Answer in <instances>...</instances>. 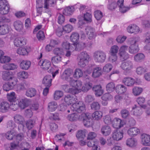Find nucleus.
Instances as JSON below:
<instances>
[{
	"label": "nucleus",
	"instance_id": "ea45409f",
	"mask_svg": "<svg viewBox=\"0 0 150 150\" xmlns=\"http://www.w3.org/2000/svg\"><path fill=\"white\" fill-rule=\"evenodd\" d=\"M28 73L24 71H20L17 73L18 78L20 79L23 80L28 78Z\"/></svg>",
	"mask_w": 150,
	"mask_h": 150
},
{
	"label": "nucleus",
	"instance_id": "473e14b6",
	"mask_svg": "<svg viewBox=\"0 0 150 150\" xmlns=\"http://www.w3.org/2000/svg\"><path fill=\"white\" fill-rule=\"evenodd\" d=\"M36 92V91L34 88H30L27 90L25 95L28 97L31 98L35 96Z\"/></svg>",
	"mask_w": 150,
	"mask_h": 150
},
{
	"label": "nucleus",
	"instance_id": "bb28decb",
	"mask_svg": "<svg viewBox=\"0 0 150 150\" xmlns=\"http://www.w3.org/2000/svg\"><path fill=\"white\" fill-rule=\"evenodd\" d=\"M31 65L30 61L27 60H23L20 64V67L22 69L27 70L29 68Z\"/></svg>",
	"mask_w": 150,
	"mask_h": 150
},
{
	"label": "nucleus",
	"instance_id": "9b49d317",
	"mask_svg": "<svg viewBox=\"0 0 150 150\" xmlns=\"http://www.w3.org/2000/svg\"><path fill=\"white\" fill-rule=\"evenodd\" d=\"M141 144L145 146H150V136L146 134H143L141 136Z\"/></svg>",
	"mask_w": 150,
	"mask_h": 150
},
{
	"label": "nucleus",
	"instance_id": "4468645a",
	"mask_svg": "<svg viewBox=\"0 0 150 150\" xmlns=\"http://www.w3.org/2000/svg\"><path fill=\"white\" fill-rule=\"evenodd\" d=\"M127 32L130 33H134L137 34L140 31L139 27L134 24L129 25L127 28Z\"/></svg>",
	"mask_w": 150,
	"mask_h": 150
},
{
	"label": "nucleus",
	"instance_id": "e2e57ef3",
	"mask_svg": "<svg viewBox=\"0 0 150 150\" xmlns=\"http://www.w3.org/2000/svg\"><path fill=\"white\" fill-rule=\"evenodd\" d=\"M64 50L63 49L60 48H56L53 50L54 54L56 55H62L63 54Z\"/></svg>",
	"mask_w": 150,
	"mask_h": 150
},
{
	"label": "nucleus",
	"instance_id": "c85d7f7f",
	"mask_svg": "<svg viewBox=\"0 0 150 150\" xmlns=\"http://www.w3.org/2000/svg\"><path fill=\"white\" fill-rule=\"evenodd\" d=\"M92 89L95 91V94L97 96H99L103 93V90L102 89L101 86L100 85L94 86Z\"/></svg>",
	"mask_w": 150,
	"mask_h": 150
},
{
	"label": "nucleus",
	"instance_id": "69168bd1",
	"mask_svg": "<svg viewBox=\"0 0 150 150\" xmlns=\"http://www.w3.org/2000/svg\"><path fill=\"white\" fill-rule=\"evenodd\" d=\"M73 28V27L70 24H67L64 27L63 29L65 33H69L72 31Z\"/></svg>",
	"mask_w": 150,
	"mask_h": 150
},
{
	"label": "nucleus",
	"instance_id": "c9c22d12",
	"mask_svg": "<svg viewBox=\"0 0 150 150\" xmlns=\"http://www.w3.org/2000/svg\"><path fill=\"white\" fill-rule=\"evenodd\" d=\"M57 107V105L56 102L52 101L50 102L48 104V110L50 112L55 111Z\"/></svg>",
	"mask_w": 150,
	"mask_h": 150
},
{
	"label": "nucleus",
	"instance_id": "4be33fe9",
	"mask_svg": "<svg viewBox=\"0 0 150 150\" xmlns=\"http://www.w3.org/2000/svg\"><path fill=\"white\" fill-rule=\"evenodd\" d=\"M101 132L105 136L109 135L111 132V129L110 126L108 125H103L101 129Z\"/></svg>",
	"mask_w": 150,
	"mask_h": 150
},
{
	"label": "nucleus",
	"instance_id": "864d4df0",
	"mask_svg": "<svg viewBox=\"0 0 150 150\" xmlns=\"http://www.w3.org/2000/svg\"><path fill=\"white\" fill-rule=\"evenodd\" d=\"M63 95V92L60 91H55L54 96V98L55 100H57L59 99Z\"/></svg>",
	"mask_w": 150,
	"mask_h": 150
},
{
	"label": "nucleus",
	"instance_id": "c756f323",
	"mask_svg": "<svg viewBox=\"0 0 150 150\" xmlns=\"http://www.w3.org/2000/svg\"><path fill=\"white\" fill-rule=\"evenodd\" d=\"M112 137L117 141L120 140L123 137V133L122 132H114L112 134Z\"/></svg>",
	"mask_w": 150,
	"mask_h": 150
},
{
	"label": "nucleus",
	"instance_id": "4c0bfd02",
	"mask_svg": "<svg viewBox=\"0 0 150 150\" xmlns=\"http://www.w3.org/2000/svg\"><path fill=\"white\" fill-rule=\"evenodd\" d=\"M71 45L75 47V50L76 51H79L86 47V44L85 42H81L76 44V46L74 44H72Z\"/></svg>",
	"mask_w": 150,
	"mask_h": 150
},
{
	"label": "nucleus",
	"instance_id": "6e6552de",
	"mask_svg": "<svg viewBox=\"0 0 150 150\" xmlns=\"http://www.w3.org/2000/svg\"><path fill=\"white\" fill-rule=\"evenodd\" d=\"M120 67L125 71L128 72L130 71L133 68V65L132 62L128 60L121 63Z\"/></svg>",
	"mask_w": 150,
	"mask_h": 150
},
{
	"label": "nucleus",
	"instance_id": "72a5a7b5",
	"mask_svg": "<svg viewBox=\"0 0 150 150\" xmlns=\"http://www.w3.org/2000/svg\"><path fill=\"white\" fill-rule=\"evenodd\" d=\"M103 112L100 111L94 112L92 114V116L94 120H100L102 117Z\"/></svg>",
	"mask_w": 150,
	"mask_h": 150
},
{
	"label": "nucleus",
	"instance_id": "aec40b11",
	"mask_svg": "<svg viewBox=\"0 0 150 150\" xmlns=\"http://www.w3.org/2000/svg\"><path fill=\"white\" fill-rule=\"evenodd\" d=\"M30 102L29 99L26 98L22 99L18 103L19 107L22 109H24L28 105Z\"/></svg>",
	"mask_w": 150,
	"mask_h": 150
},
{
	"label": "nucleus",
	"instance_id": "de8ad7c7",
	"mask_svg": "<svg viewBox=\"0 0 150 150\" xmlns=\"http://www.w3.org/2000/svg\"><path fill=\"white\" fill-rule=\"evenodd\" d=\"M35 123V121L34 120H29L26 122V125L27 128L29 130L32 129Z\"/></svg>",
	"mask_w": 150,
	"mask_h": 150
},
{
	"label": "nucleus",
	"instance_id": "58836bf2",
	"mask_svg": "<svg viewBox=\"0 0 150 150\" xmlns=\"http://www.w3.org/2000/svg\"><path fill=\"white\" fill-rule=\"evenodd\" d=\"M92 85V84L90 82L85 83L82 86L81 89V91L84 92L87 91L91 88Z\"/></svg>",
	"mask_w": 150,
	"mask_h": 150
},
{
	"label": "nucleus",
	"instance_id": "2eb2a0df",
	"mask_svg": "<svg viewBox=\"0 0 150 150\" xmlns=\"http://www.w3.org/2000/svg\"><path fill=\"white\" fill-rule=\"evenodd\" d=\"M14 121L17 123L21 124L18 126V129H20L19 127L22 126L23 128L24 127V125L22 124L24 121L23 117L20 114L16 115L14 116Z\"/></svg>",
	"mask_w": 150,
	"mask_h": 150
},
{
	"label": "nucleus",
	"instance_id": "a18cd8bd",
	"mask_svg": "<svg viewBox=\"0 0 150 150\" xmlns=\"http://www.w3.org/2000/svg\"><path fill=\"white\" fill-rule=\"evenodd\" d=\"M79 38V34L76 33H73L70 36V39L74 44H75L78 41Z\"/></svg>",
	"mask_w": 150,
	"mask_h": 150
},
{
	"label": "nucleus",
	"instance_id": "680f3d73",
	"mask_svg": "<svg viewBox=\"0 0 150 150\" xmlns=\"http://www.w3.org/2000/svg\"><path fill=\"white\" fill-rule=\"evenodd\" d=\"M11 102H12V103L10 104V108L13 111H15L18 109L19 107L18 104L16 101Z\"/></svg>",
	"mask_w": 150,
	"mask_h": 150
},
{
	"label": "nucleus",
	"instance_id": "e433bc0d",
	"mask_svg": "<svg viewBox=\"0 0 150 150\" xmlns=\"http://www.w3.org/2000/svg\"><path fill=\"white\" fill-rule=\"evenodd\" d=\"M14 26L16 30L18 31H20L23 28V25L22 23L19 21H16L13 23Z\"/></svg>",
	"mask_w": 150,
	"mask_h": 150
},
{
	"label": "nucleus",
	"instance_id": "3c124183",
	"mask_svg": "<svg viewBox=\"0 0 150 150\" xmlns=\"http://www.w3.org/2000/svg\"><path fill=\"white\" fill-rule=\"evenodd\" d=\"M103 120L105 123L107 125L112 123V121L111 116L109 115H107L104 116Z\"/></svg>",
	"mask_w": 150,
	"mask_h": 150
},
{
	"label": "nucleus",
	"instance_id": "393cba45",
	"mask_svg": "<svg viewBox=\"0 0 150 150\" xmlns=\"http://www.w3.org/2000/svg\"><path fill=\"white\" fill-rule=\"evenodd\" d=\"M132 111L133 114L135 116H140L143 112L142 108L137 106L136 105H134L132 108Z\"/></svg>",
	"mask_w": 150,
	"mask_h": 150
},
{
	"label": "nucleus",
	"instance_id": "423d86ee",
	"mask_svg": "<svg viewBox=\"0 0 150 150\" xmlns=\"http://www.w3.org/2000/svg\"><path fill=\"white\" fill-rule=\"evenodd\" d=\"M10 6L6 0H0V13L1 15L7 14L9 11Z\"/></svg>",
	"mask_w": 150,
	"mask_h": 150
},
{
	"label": "nucleus",
	"instance_id": "7ed1b4c3",
	"mask_svg": "<svg viewBox=\"0 0 150 150\" xmlns=\"http://www.w3.org/2000/svg\"><path fill=\"white\" fill-rule=\"evenodd\" d=\"M89 59V56L86 52H81L78 55V66L81 67H84L88 63Z\"/></svg>",
	"mask_w": 150,
	"mask_h": 150
},
{
	"label": "nucleus",
	"instance_id": "6ab92c4d",
	"mask_svg": "<svg viewBox=\"0 0 150 150\" xmlns=\"http://www.w3.org/2000/svg\"><path fill=\"white\" fill-rule=\"evenodd\" d=\"M67 119L71 121H76L78 120H81V115H80L76 113L68 115L67 117Z\"/></svg>",
	"mask_w": 150,
	"mask_h": 150
},
{
	"label": "nucleus",
	"instance_id": "cd10ccee",
	"mask_svg": "<svg viewBox=\"0 0 150 150\" xmlns=\"http://www.w3.org/2000/svg\"><path fill=\"white\" fill-rule=\"evenodd\" d=\"M127 133L129 135L131 136H135L140 133V130L136 127H133L128 129Z\"/></svg>",
	"mask_w": 150,
	"mask_h": 150
},
{
	"label": "nucleus",
	"instance_id": "7c9ffc66",
	"mask_svg": "<svg viewBox=\"0 0 150 150\" xmlns=\"http://www.w3.org/2000/svg\"><path fill=\"white\" fill-rule=\"evenodd\" d=\"M102 72L101 68L99 67H95L93 68L92 76L95 78L98 77L101 75Z\"/></svg>",
	"mask_w": 150,
	"mask_h": 150
},
{
	"label": "nucleus",
	"instance_id": "5701e85b",
	"mask_svg": "<svg viewBox=\"0 0 150 150\" xmlns=\"http://www.w3.org/2000/svg\"><path fill=\"white\" fill-rule=\"evenodd\" d=\"M115 90L119 94H122L125 93L127 90V87L124 85L119 84L117 85L115 88Z\"/></svg>",
	"mask_w": 150,
	"mask_h": 150
},
{
	"label": "nucleus",
	"instance_id": "774afa93",
	"mask_svg": "<svg viewBox=\"0 0 150 150\" xmlns=\"http://www.w3.org/2000/svg\"><path fill=\"white\" fill-rule=\"evenodd\" d=\"M120 113L122 117L124 118H127L129 114V111L126 109L121 110Z\"/></svg>",
	"mask_w": 150,
	"mask_h": 150
},
{
	"label": "nucleus",
	"instance_id": "f704fd0d",
	"mask_svg": "<svg viewBox=\"0 0 150 150\" xmlns=\"http://www.w3.org/2000/svg\"><path fill=\"white\" fill-rule=\"evenodd\" d=\"M8 32V26L7 24L0 25V35H4Z\"/></svg>",
	"mask_w": 150,
	"mask_h": 150
},
{
	"label": "nucleus",
	"instance_id": "f3484780",
	"mask_svg": "<svg viewBox=\"0 0 150 150\" xmlns=\"http://www.w3.org/2000/svg\"><path fill=\"white\" fill-rule=\"evenodd\" d=\"M17 81H9L3 85V90L6 91H8L13 88V86L17 83Z\"/></svg>",
	"mask_w": 150,
	"mask_h": 150
},
{
	"label": "nucleus",
	"instance_id": "79ce46f5",
	"mask_svg": "<svg viewBox=\"0 0 150 150\" xmlns=\"http://www.w3.org/2000/svg\"><path fill=\"white\" fill-rule=\"evenodd\" d=\"M7 97L8 100L10 102L16 101V96L15 93L14 92L7 93Z\"/></svg>",
	"mask_w": 150,
	"mask_h": 150
},
{
	"label": "nucleus",
	"instance_id": "ddd939ff",
	"mask_svg": "<svg viewBox=\"0 0 150 150\" xmlns=\"http://www.w3.org/2000/svg\"><path fill=\"white\" fill-rule=\"evenodd\" d=\"M39 65L44 70H47L51 66V62L47 59H42L39 62Z\"/></svg>",
	"mask_w": 150,
	"mask_h": 150
},
{
	"label": "nucleus",
	"instance_id": "bf43d9fd",
	"mask_svg": "<svg viewBox=\"0 0 150 150\" xmlns=\"http://www.w3.org/2000/svg\"><path fill=\"white\" fill-rule=\"evenodd\" d=\"M73 11L71 8L68 7L64 9L63 11V14L66 16H69L71 15Z\"/></svg>",
	"mask_w": 150,
	"mask_h": 150
},
{
	"label": "nucleus",
	"instance_id": "a878e982",
	"mask_svg": "<svg viewBox=\"0 0 150 150\" xmlns=\"http://www.w3.org/2000/svg\"><path fill=\"white\" fill-rule=\"evenodd\" d=\"M52 79L50 75H47L43 78L42 83L46 86L50 87L51 85Z\"/></svg>",
	"mask_w": 150,
	"mask_h": 150
},
{
	"label": "nucleus",
	"instance_id": "09e8293b",
	"mask_svg": "<svg viewBox=\"0 0 150 150\" xmlns=\"http://www.w3.org/2000/svg\"><path fill=\"white\" fill-rule=\"evenodd\" d=\"M51 62L53 64H57L61 62L62 57L59 56H56L51 58Z\"/></svg>",
	"mask_w": 150,
	"mask_h": 150
},
{
	"label": "nucleus",
	"instance_id": "dca6fc26",
	"mask_svg": "<svg viewBox=\"0 0 150 150\" xmlns=\"http://www.w3.org/2000/svg\"><path fill=\"white\" fill-rule=\"evenodd\" d=\"M10 108V104L6 101H3L0 103V112L3 113L7 112Z\"/></svg>",
	"mask_w": 150,
	"mask_h": 150
},
{
	"label": "nucleus",
	"instance_id": "8fccbe9b",
	"mask_svg": "<svg viewBox=\"0 0 150 150\" xmlns=\"http://www.w3.org/2000/svg\"><path fill=\"white\" fill-rule=\"evenodd\" d=\"M115 84L113 82H111L108 84L106 86L107 91L109 92H111L115 89Z\"/></svg>",
	"mask_w": 150,
	"mask_h": 150
},
{
	"label": "nucleus",
	"instance_id": "b1692460",
	"mask_svg": "<svg viewBox=\"0 0 150 150\" xmlns=\"http://www.w3.org/2000/svg\"><path fill=\"white\" fill-rule=\"evenodd\" d=\"M122 81L125 85L128 86H133L135 82L134 79L129 77L124 78Z\"/></svg>",
	"mask_w": 150,
	"mask_h": 150
},
{
	"label": "nucleus",
	"instance_id": "603ef678",
	"mask_svg": "<svg viewBox=\"0 0 150 150\" xmlns=\"http://www.w3.org/2000/svg\"><path fill=\"white\" fill-rule=\"evenodd\" d=\"M92 15L91 13L87 12L84 14V20L87 23H91L92 21Z\"/></svg>",
	"mask_w": 150,
	"mask_h": 150
},
{
	"label": "nucleus",
	"instance_id": "37998d69",
	"mask_svg": "<svg viewBox=\"0 0 150 150\" xmlns=\"http://www.w3.org/2000/svg\"><path fill=\"white\" fill-rule=\"evenodd\" d=\"M143 91L142 88L135 86L132 89V93L135 96H138L140 95Z\"/></svg>",
	"mask_w": 150,
	"mask_h": 150
},
{
	"label": "nucleus",
	"instance_id": "a211bd4d",
	"mask_svg": "<svg viewBox=\"0 0 150 150\" xmlns=\"http://www.w3.org/2000/svg\"><path fill=\"white\" fill-rule=\"evenodd\" d=\"M14 45L17 47L23 46L26 44V40L23 37L16 38L14 40Z\"/></svg>",
	"mask_w": 150,
	"mask_h": 150
},
{
	"label": "nucleus",
	"instance_id": "a19ab883",
	"mask_svg": "<svg viewBox=\"0 0 150 150\" xmlns=\"http://www.w3.org/2000/svg\"><path fill=\"white\" fill-rule=\"evenodd\" d=\"M144 57L145 56L143 53H139L134 56V59L136 62H140L144 59Z\"/></svg>",
	"mask_w": 150,
	"mask_h": 150
},
{
	"label": "nucleus",
	"instance_id": "6e6d98bb",
	"mask_svg": "<svg viewBox=\"0 0 150 150\" xmlns=\"http://www.w3.org/2000/svg\"><path fill=\"white\" fill-rule=\"evenodd\" d=\"M85 132L84 131L82 130L78 131L76 134V137L79 140H80L81 139H84L85 137Z\"/></svg>",
	"mask_w": 150,
	"mask_h": 150
},
{
	"label": "nucleus",
	"instance_id": "4d7b16f0",
	"mask_svg": "<svg viewBox=\"0 0 150 150\" xmlns=\"http://www.w3.org/2000/svg\"><path fill=\"white\" fill-rule=\"evenodd\" d=\"M17 52L18 54L22 55H26L28 53L26 49L25 48H21L18 49L17 50Z\"/></svg>",
	"mask_w": 150,
	"mask_h": 150
},
{
	"label": "nucleus",
	"instance_id": "13d9d810",
	"mask_svg": "<svg viewBox=\"0 0 150 150\" xmlns=\"http://www.w3.org/2000/svg\"><path fill=\"white\" fill-rule=\"evenodd\" d=\"M119 48L116 45L112 46L111 48L110 53V54H116L118 52Z\"/></svg>",
	"mask_w": 150,
	"mask_h": 150
},
{
	"label": "nucleus",
	"instance_id": "338daca9",
	"mask_svg": "<svg viewBox=\"0 0 150 150\" xmlns=\"http://www.w3.org/2000/svg\"><path fill=\"white\" fill-rule=\"evenodd\" d=\"M14 135V132L12 130H10L8 132L5 134L6 137L9 140H12L13 139Z\"/></svg>",
	"mask_w": 150,
	"mask_h": 150
},
{
	"label": "nucleus",
	"instance_id": "412c9836",
	"mask_svg": "<svg viewBox=\"0 0 150 150\" xmlns=\"http://www.w3.org/2000/svg\"><path fill=\"white\" fill-rule=\"evenodd\" d=\"M56 0H44V8L46 9L50 7H54L56 5Z\"/></svg>",
	"mask_w": 150,
	"mask_h": 150
},
{
	"label": "nucleus",
	"instance_id": "f03ea898",
	"mask_svg": "<svg viewBox=\"0 0 150 150\" xmlns=\"http://www.w3.org/2000/svg\"><path fill=\"white\" fill-rule=\"evenodd\" d=\"M140 40L139 37L131 38L129 40L130 45L129 47V52L131 54H135L139 50L138 42Z\"/></svg>",
	"mask_w": 150,
	"mask_h": 150
},
{
	"label": "nucleus",
	"instance_id": "c03bdc74",
	"mask_svg": "<svg viewBox=\"0 0 150 150\" xmlns=\"http://www.w3.org/2000/svg\"><path fill=\"white\" fill-rule=\"evenodd\" d=\"M3 69L6 70H14L17 68L16 65L14 64H5L3 66Z\"/></svg>",
	"mask_w": 150,
	"mask_h": 150
},
{
	"label": "nucleus",
	"instance_id": "0eeeda50",
	"mask_svg": "<svg viewBox=\"0 0 150 150\" xmlns=\"http://www.w3.org/2000/svg\"><path fill=\"white\" fill-rule=\"evenodd\" d=\"M81 117L82 118L85 126L89 127L91 124L92 119L91 115L88 113H83L81 114Z\"/></svg>",
	"mask_w": 150,
	"mask_h": 150
},
{
	"label": "nucleus",
	"instance_id": "f8f14e48",
	"mask_svg": "<svg viewBox=\"0 0 150 150\" xmlns=\"http://www.w3.org/2000/svg\"><path fill=\"white\" fill-rule=\"evenodd\" d=\"M112 123L113 127L116 128H120L123 127L125 124L124 120L117 118H115L114 119Z\"/></svg>",
	"mask_w": 150,
	"mask_h": 150
},
{
	"label": "nucleus",
	"instance_id": "9d476101",
	"mask_svg": "<svg viewBox=\"0 0 150 150\" xmlns=\"http://www.w3.org/2000/svg\"><path fill=\"white\" fill-rule=\"evenodd\" d=\"M85 31L89 39L92 40L95 38V30L93 28L90 26L87 27L85 29Z\"/></svg>",
	"mask_w": 150,
	"mask_h": 150
},
{
	"label": "nucleus",
	"instance_id": "39448f33",
	"mask_svg": "<svg viewBox=\"0 0 150 150\" xmlns=\"http://www.w3.org/2000/svg\"><path fill=\"white\" fill-rule=\"evenodd\" d=\"M2 77L4 81H18L17 79L14 76L13 73L12 71L8 70L2 71Z\"/></svg>",
	"mask_w": 150,
	"mask_h": 150
},
{
	"label": "nucleus",
	"instance_id": "20e7f679",
	"mask_svg": "<svg viewBox=\"0 0 150 150\" xmlns=\"http://www.w3.org/2000/svg\"><path fill=\"white\" fill-rule=\"evenodd\" d=\"M106 57L105 53L101 50L95 52L93 55V59L96 63H103L105 61Z\"/></svg>",
	"mask_w": 150,
	"mask_h": 150
},
{
	"label": "nucleus",
	"instance_id": "2f4dec72",
	"mask_svg": "<svg viewBox=\"0 0 150 150\" xmlns=\"http://www.w3.org/2000/svg\"><path fill=\"white\" fill-rule=\"evenodd\" d=\"M126 144L127 146L131 147H135L137 144V140L134 138H131L126 141Z\"/></svg>",
	"mask_w": 150,
	"mask_h": 150
},
{
	"label": "nucleus",
	"instance_id": "f257e3e1",
	"mask_svg": "<svg viewBox=\"0 0 150 150\" xmlns=\"http://www.w3.org/2000/svg\"><path fill=\"white\" fill-rule=\"evenodd\" d=\"M65 103L68 105L72 104L70 107L72 111H76L79 113L84 112L85 110V105L82 101L77 103V97L75 96L68 94L65 95L62 99Z\"/></svg>",
	"mask_w": 150,
	"mask_h": 150
},
{
	"label": "nucleus",
	"instance_id": "0e129e2a",
	"mask_svg": "<svg viewBox=\"0 0 150 150\" xmlns=\"http://www.w3.org/2000/svg\"><path fill=\"white\" fill-rule=\"evenodd\" d=\"M68 92L72 94H76L81 92V89H77L76 88H69Z\"/></svg>",
	"mask_w": 150,
	"mask_h": 150
},
{
	"label": "nucleus",
	"instance_id": "49530a36",
	"mask_svg": "<svg viewBox=\"0 0 150 150\" xmlns=\"http://www.w3.org/2000/svg\"><path fill=\"white\" fill-rule=\"evenodd\" d=\"M83 74L82 70L79 68H77L75 70L73 76L74 78H78L82 77Z\"/></svg>",
	"mask_w": 150,
	"mask_h": 150
},
{
	"label": "nucleus",
	"instance_id": "052dcab7",
	"mask_svg": "<svg viewBox=\"0 0 150 150\" xmlns=\"http://www.w3.org/2000/svg\"><path fill=\"white\" fill-rule=\"evenodd\" d=\"M91 109L93 110H99L100 108V105L97 102L93 103L91 105Z\"/></svg>",
	"mask_w": 150,
	"mask_h": 150
},
{
	"label": "nucleus",
	"instance_id": "1a4fd4ad",
	"mask_svg": "<svg viewBox=\"0 0 150 150\" xmlns=\"http://www.w3.org/2000/svg\"><path fill=\"white\" fill-rule=\"evenodd\" d=\"M73 72L71 69H66L61 76L62 79L67 81H70L73 77Z\"/></svg>",
	"mask_w": 150,
	"mask_h": 150
},
{
	"label": "nucleus",
	"instance_id": "5fc2aeb1",
	"mask_svg": "<svg viewBox=\"0 0 150 150\" xmlns=\"http://www.w3.org/2000/svg\"><path fill=\"white\" fill-rule=\"evenodd\" d=\"M94 15L96 19L97 20L101 19L103 17V14L100 11L97 10L94 13Z\"/></svg>",
	"mask_w": 150,
	"mask_h": 150
}]
</instances>
